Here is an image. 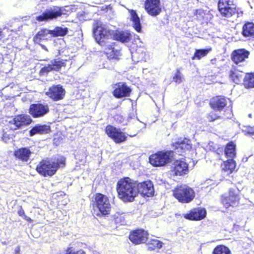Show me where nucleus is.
I'll return each instance as SVG.
<instances>
[{"label":"nucleus","mask_w":254,"mask_h":254,"mask_svg":"<svg viewBox=\"0 0 254 254\" xmlns=\"http://www.w3.org/2000/svg\"><path fill=\"white\" fill-rule=\"evenodd\" d=\"M119 197L125 202H131L138 193L137 183L129 178L120 180L117 184Z\"/></svg>","instance_id":"obj_1"},{"label":"nucleus","mask_w":254,"mask_h":254,"mask_svg":"<svg viewBox=\"0 0 254 254\" xmlns=\"http://www.w3.org/2000/svg\"><path fill=\"white\" fill-rule=\"evenodd\" d=\"M65 163V158L64 157H60L57 160L45 159L37 165L36 170L44 177H51L55 174L59 168L64 166Z\"/></svg>","instance_id":"obj_2"},{"label":"nucleus","mask_w":254,"mask_h":254,"mask_svg":"<svg viewBox=\"0 0 254 254\" xmlns=\"http://www.w3.org/2000/svg\"><path fill=\"white\" fill-rule=\"evenodd\" d=\"M172 151H159L149 157V162L154 166H163L170 162L173 158Z\"/></svg>","instance_id":"obj_3"},{"label":"nucleus","mask_w":254,"mask_h":254,"mask_svg":"<svg viewBox=\"0 0 254 254\" xmlns=\"http://www.w3.org/2000/svg\"><path fill=\"white\" fill-rule=\"evenodd\" d=\"M173 195L179 202L189 203L194 197V192L190 188L183 185L176 188L174 190Z\"/></svg>","instance_id":"obj_4"},{"label":"nucleus","mask_w":254,"mask_h":254,"mask_svg":"<svg viewBox=\"0 0 254 254\" xmlns=\"http://www.w3.org/2000/svg\"><path fill=\"white\" fill-rule=\"evenodd\" d=\"M93 34L96 40L101 45H103L105 40L109 39L112 37L111 31L100 21L94 23Z\"/></svg>","instance_id":"obj_5"},{"label":"nucleus","mask_w":254,"mask_h":254,"mask_svg":"<svg viewBox=\"0 0 254 254\" xmlns=\"http://www.w3.org/2000/svg\"><path fill=\"white\" fill-rule=\"evenodd\" d=\"M94 205L102 215H107L111 211V204L108 197L101 193L96 194Z\"/></svg>","instance_id":"obj_6"},{"label":"nucleus","mask_w":254,"mask_h":254,"mask_svg":"<svg viewBox=\"0 0 254 254\" xmlns=\"http://www.w3.org/2000/svg\"><path fill=\"white\" fill-rule=\"evenodd\" d=\"M218 6L222 16L230 17L236 13V6L234 0H219Z\"/></svg>","instance_id":"obj_7"},{"label":"nucleus","mask_w":254,"mask_h":254,"mask_svg":"<svg viewBox=\"0 0 254 254\" xmlns=\"http://www.w3.org/2000/svg\"><path fill=\"white\" fill-rule=\"evenodd\" d=\"M31 122L32 120L29 116L21 115L13 118H9L7 126L10 130H14L19 128L23 126L29 125Z\"/></svg>","instance_id":"obj_8"},{"label":"nucleus","mask_w":254,"mask_h":254,"mask_svg":"<svg viewBox=\"0 0 254 254\" xmlns=\"http://www.w3.org/2000/svg\"><path fill=\"white\" fill-rule=\"evenodd\" d=\"M63 14L61 7L54 6L46 9L42 14L36 17V20L39 22L48 21L61 16Z\"/></svg>","instance_id":"obj_9"},{"label":"nucleus","mask_w":254,"mask_h":254,"mask_svg":"<svg viewBox=\"0 0 254 254\" xmlns=\"http://www.w3.org/2000/svg\"><path fill=\"white\" fill-rule=\"evenodd\" d=\"M106 132L116 143H121L127 140L126 133L112 126L109 125L106 127Z\"/></svg>","instance_id":"obj_10"},{"label":"nucleus","mask_w":254,"mask_h":254,"mask_svg":"<svg viewBox=\"0 0 254 254\" xmlns=\"http://www.w3.org/2000/svg\"><path fill=\"white\" fill-rule=\"evenodd\" d=\"M49 112V108L47 104L40 103L33 104L30 105L29 113L33 118H41L47 114Z\"/></svg>","instance_id":"obj_11"},{"label":"nucleus","mask_w":254,"mask_h":254,"mask_svg":"<svg viewBox=\"0 0 254 254\" xmlns=\"http://www.w3.org/2000/svg\"><path fill=\"white\" fill-rule=\"evenodd\" d=\"M145 9L151 16H155L159 15L162 10L160 0H146Z\"/></svg>","instance_id":"obj_12"},{"label":"nucleus","mask_w":254,"mask_h":254,"mask_svg":"<svg viewBox=\"0 0 254 254\" xmlns=\"http://www.w3.org/2000/svg\"><path fill=\"white\" fill-rule=\"evenodd\" d=\"M113 87L114 89L113 95L118 98L129 96L131 91V89L124 82L115 84Z\"/></svg>","instance_id":"obj_13"},{"label":"nucleus","mask_w":254,"mask_h":254,"mask_svg":"<svg viewBox=\"0 0 254 254\" xmlns=\"http://www.w3.org/2000/svg\"><path fill=\"white\" fill-rule=\"evenodd\" d=\"M172 169L176 176H183L189 172L188 164L184 159L176 160L173 164Z\"/></svg>","instance_id":"obj_14"},{"label":"nucleus","mask_w":254,"mask_h":254,"mask_svg":"<svg viewBox=\"0 0 254 254\" xmlns=\"http://www.w3.org/2000/svg\"><path fill=\"white\" fill-rule=\"evenodd\" d=\"M147 232L142 229L135 230L130 233L129 239L133 244L137 245L145 243L147 239Z\"/></svg>","instance_id":"obj_15"},{"label":"nucleus","mask_w":254,"mask_h":254,"mask_svg":"<svg viewBox=\"0 0 254 254\" xmlns=\"http://www.w3.org/2000/svg\"><path fill=\"white\" fill-rule=\"evenodd\" d=\"M46 94L55 101H58L63 99L65 90L60 85H53L50 87Z\"/></svg>","instance_id":"obj_16"},{"label":"nucleus","mask_w":254,"mask_h":254,"mask_svg":"<svg viewBox=\"0 0 254 254\" xmlns=\"http://www.w3.org/2000/svg\"><path fill=\"white\" fill-rule=\"evenodd\" d=\"M137 190L138 193L147 197L153 195L154 192L153 185L151 181L137 183Z\"/></svg>","instance_id":"obj_17"},{"label":"nucleus","mask_w":254,"mask_h":254,"mask_svg":"<svg viewBox=\"0 0 254 254\" xmlns=\"http://www.w3.org/2000/svg\"><path fill=\"white\" fill-rule=\"evenodd\" d=\"M239 200V196L236 194L233 190H230L229 196L223 195L222 197V202L226 208L236 205L238 203Z\"/></svg>","instance_id":"obj_18"},{"label":"nucleus","mask_w":254,"mask_h":254,"mask_svg":"<svg viewBox=\"0 0 254 254\" xmlns=\"http://www.w3.org/2000/svg\"><path fill=\"white\" fill-rule=\"evenodd\" d=\"M250 52L245 49L234 51L232 54V60L236 64L244 62L248 58Z\"/></svg>","instance_id":"obj_19"},{"label":"nucleus","mask_w":254,"mask_h":254,"mask_svg":"<svg viewBox=\"0 0 254 254\" xmlns=\"http://www.w3.org/2000/svg\"><path fill=\"white\" fill-rule=\"evenodd\" d=\"M206 214L205 209L198 208L192 209L190 213L185 215L184 217L190 220H199L203 219Z\"/></svg>","instance_id":"obj_20"},{"label":"nucleus","mask_w":254,"mask_h":254,"mask_svg":"<svg viewBox=\"0 0 254 254\" xmlns=\"http://www.w3.org/2000/svg\"><path fill=\"white\" fill-rule=\"evenodd\" d=\"M174 146L176 147L177 152L179 153L181 152L180 151V150L185 151L189 150L191 148L190 140L186 138L180 139L178 142L175 143Z\"/></svg>","instance_id":"obj_21"},{"label":"nucleus","mask_w":254,"mask_h":254,"mask_svg":"<svg viewBox=\"0 0 254 254\" xmlns=\"http://www.w3.org/2000/svg\"><path fill=\"white\" fill-rule=\"evenodd\" d=\"M32 153L31 151L28 147L20 148L14 152V155L17 159L23 161L27 162Z\"/></svg>","instance_id":"obj_22"},{"label":"nucleus","mask_w":254,"mask_h":254,"mask_svg":"<svg viewBox=\"0 0 254 254\" xmlns=\"http://www.w3.org/2000/svg\"><path fill=\"white\" fill-rule=\"evenodd\" d=\"M52 37L51 30L42 29L39 31L34 37V41L36 43H40L42 41L48 40Z\"/></svg>","instance_id":"obj_23"},{"label":"nucleus","mask_w":254,"mask_h":254,"mask_svg":"<svg viewBox=\"0 0 254 254\" xmlns=\"http://www.w3.org/2000/svg\"><path fill=\"white\" fill-rule=\"evenodd\" d=\"M210 104L214 110L220 111L226 106L227 100L224 98L216 97L211 100Z\"/></svg>","instance_id":"obj_24"},{"label":"nucleus","mask_w":254,"mask_h":254,"mask_svg":"<svg viewBox=\"0 0 254 254\" xmlns=\"http://www.w3.org/2000/svg\"><path fill=\"white\" fill-rule=\"evenodd\" d=\"M51 129L49 126L47 125H36L30 131V136H33L36 133L46 134L50 132Z\"/></svg>","instance_id":"obj_25"},{"label":"nucleus","mask_w":254,"mask_h":254,"mask_svg":"<svg viewBox=\"0 0 254 254\" xmlns=\"http://www.w3.org/2000/svg\"><path fill=\"white\" fill-rule=\"evenodd\" d=\"M242 33L245 37L254 38V24L252 22L246 23L243 27Z\"/></svg>","instance_id":"obj_26"},{"label":"nucleus","mask_w":254,"mask_h":254,"mask_svg":"<svg viewBox=\"0 0 254 254\" xmlns=\"http://www.w3.org/2000/svg\"><path fill=\"white\" fill-rule=\"evenodd\" d=\"M111 44L106 45V53L109 57L112 59H118L120 55V51L118 49H116L114 47L115 43H111Z\"/></svg>","instance_id":"obj_27"},{"label":"nucleus","mask_w":254,"mask_h":254,"mask_svg":"<svg viewBox=\"0 0 254 254\" xmlns=\"http://www.w3.org/2000/svg\"><path fill=\"white\" fill-rule=\"evenodd\" d=\"M222 170L226 172L228 175L231 174L236 167V162L232 159L224 161L222 166Z\"/></svg>","instance_id":"obj_28"},{"label":"nucleus","mask_w":254,"mask_h":254,"mask_svg":"<svg viewBox=\"0 0 254 254\" xmlns=\"http://www.w3.org/2000/svg\"><path fill=\"white\" fill-rule=\"evenodd\" d=\"M130 19L133 22V27L137 32H140L141 29V26L140 22V19L135 11L130 10L129 11Z\"/></svg>","instance_id":"obj_29"},{"label":"nucleus","mask_w":254,"mask_h":254,"mask_svg":"<svg viewBox=\"0 0 254 254\" xmlns=\"http://www.w3.org/2000/svg\"><path fill=\"white\" fill-rule=\"evenodd\" d=\"M235 147L236 146L233 142H231L228 143L224 150L225 156L230 158L234 157L236 155Z\"/></svg>","instance_id":"obj_30"},{"label":"nucleus","mask_w":254,"mask_h":254,"mask_svg":"<svg viewBox=\"0 0 254 254\" xmlns=\"http://www.w3.org/2000/svg\"><path fill=\"white\" fill-rule=\"evenodd\" d=\"M244 73L236 69H232L230 71V77L236 83H239L242 79Z\"/></svg>","instance_id":"obj_31"},{"label":"nucleus","mask_w":254,"mask_h":254,"mask_svg":"<svg viewBox=\"0 0 254 254\" xmlns=\"http://www.w3.org/2000/svg\"><path fill=\"white\" fill-rule=\"evenodd\" d=\"M163 243L156 239L150 240L147 243L148 249L155 250L161 249L162 247Z\"/></svg>","instance_id":"obj_32"},{"label":"nucleus","mask_w":254,"mask_h":254,"mask_svg":"<svg viewBox=\"0 0 254 254\" xmlns=\"http://www.w3.org/2000/svg\"><path fill=\"white\" fill-rule=\"evenodd\" d=\"M115 38L116 40L121 42H127L130 39V35L127 32H121L116 33Z\"/></svg>","instance_id":"obj_33"},{"label":"nucleus","mask_w":254,"mask_h":254,"mask_svg":"<svg viewBox=\"0 0 254 254\" xmlns=\"http://www.w3.org/2000/svg\"><path fill=\"white\" fill-rule=\"evenodd\" d=\"M244 84L246 88L254 87V73H248L245 75Z\"/></svg>","instance_id":"obj_34"},{"label":"nucleus","mask_w":254,"mask_h":254,"mask_svg":"<svg viewBox=\"0 0 254 254\" xmlns=\"http://www.w3.org/2000/svg\"><path fill=\"white\" fill-rule=\"evenodd\" d=\"M68 30L67 28H63L61 27H57L54 30H51L52 37L64 36L67 33Z\"/></svg>","instance_id":"obj_35"},{"label":"nucleus","mask_w":254,"mask_h":254,"mask_svg":"<svg viewBox=\"0 0 254 254\" xmlns=\"http://www.w3.org/2000/svg\"><path fill=\"white\" fill-rule=\"evenodd\" d=\"M213 254H231L229 249L223 245L217 246L213 251Z\"/></svg>","instance_id":"obj_36"},{"label":"nucleus","mask_w":254,"mask_h":254,"mask_svg":"<svg viewBox=\"0 0 254 254\" xmlns=\"http://www.w3.org/2000/svg\"><path fill=\"white\" fill-rule=\"evenodd\" d=\"M209 52L207 49L196 50L194 56L192 57V60H200L201 58L205 56Z\"/></svg>","instance_id":"obj_37"},{"label":"nucleus","mask_w":254,"mask_h":254,"mask_svg":"<svg viewBox=\"0 0 254 254\" xmlns=\"http://www.w3.org/2000/svg\"><path fill=\"white\" fill-rule=\"evenodd\" d=\"M51 64L53 66L54 70L58 71L62 66H65V63L63 60H54L51 61Z\"/></svg>","instance_id":"obj_38"},{"label":"nucleus","mask_w":254,"mask_h":254,"mask_svg":"<svg viewBox=\"0 0 254 254\" xmlns=\"http://www.w3.org/2000/svg\"><path fill=\"white\" fill-rule=\"evenodd\" d=\"M13 135L11 134L9 131H5V129L3 130V133L2 136V139L5 142H9L12 140Z\"/></svg>","instance_id":"obj_39"},{"label":"nucleus","mask_w":254,"mask_h":254,"mask_svg":"<svg viewBox=\"0 0 254 254\" xmlns=\"http://www.w3.org/2000/svg\"><path fill=\"white\" fill-rule=\"evenodd\" d=\"M183 79L184 78L183 74L179 69H177L176 74L173 76V81L178 84H180L183 82Z\"/></svg>","instance_id":"obj_40"},{"label":"nucleus","mask_w":254,"mask_h":254,"mask_svg":"<svg viewBox=\"0 0 254 254\" xmlns=\"http://www.w3.org/2000/svg\"><path fill=\"white\" fill-rule=\"evenodd\" d=\"M52 65L51 64H48L47 66H46L43 67L41 70V72L42 74L47 73L50 71L54 70V68H53Z\"/></svg>","instance_id":"obj_41"},{"label":"nucleus","mask_w":254,"mask_h":254,"mask_svg":"<svg viewBox=\"0 0 254 254\" xmlns=\"http://www.w3.org/2000/svg\"><path fill=\"white\" fill-rule=\"evenodd\" d=\"M66 254H86V253L84 251H83V250H80L76 252H74L73 253H71V251L70 250V249H69L67 250Z\"/></svg>","instance_id":"obj_42"},{"label":"nucleus","mask_w":254,"mask_h":254,"mask_svg":"<svg viewBox=\"0 0 254 254\" xmlns=\"http://www.w3.org/2000/svg\"><path fill=\"white\" fill-rule=\"evenodd\" d=\"M245 131L246 132V134L253 135V137L254 139V127H250Z\"/></svg>","instance_id":"obj_43"},{"label":"nucleus","mask_w":254,"mask_h":254,"mask_svg":"<svg viewBox=\"0 0 254 254\" xmlns=\"http://www.w3.org/2000/svg\"><path fill=\"white\" fill-rule=\"evenodd\" d=\"M18 214L20 216L24 217L25 215L24 211L22 208L18 211Z\"/></svg>","instance_id":"obj_44"},{"label":"nucleus","mask_w":254,"mask_h":254,"mask_svg":"<svg viewBox=\"0 0 254 254\" xmlns=\"http://www.w3.org/2000/svg\"><path fill=\"white\" fill-rule=\"evenodd\" d=\"M24 217V219L26 220H27V221H29V222H31L32 221V220L30 218H29V217H28L26 215H24V216L23 217Z\"/></svg>","instance_id":"obj_45"},{"label":"nucleus","mask_w":254,"mask_h":254,"mask_svg":"<svg viewBox=\"0 0 254 254\" xmlns=\"http://www.w3.org/2000/svg\"><path fill=\"white\" fill-rule=\"evenodd\" d=\"M2 29L0 28V40L2 38Z\"/></svg>","instance_id":"obj_46"},{"label":"nucleus","mask_w":254,"mask_h":254,"mask_svg":"<svg viewBox=\"0 0 254 254\" xmlns=\"http://www.w3.org/2000/svg\"><path fill=\"white\" fill-rule=\"evenodd\" d=\"M19 248H18L17 249L15 250V253L17 254V253H19Z\"/></svg>","instance_id":"obj_47"},{"label":"nucleus","mask_w":254,"mask_h":254,"mask_svg":"<svg viewBox=\"0 0 254 254\" xmlns=\"http://www.w3.org/2000/svg\"><path fill=\"white\" fill-rule=\"evenodd\" d=\"M219 151L221 152L222 151H221V150H220V149H218L217 150V153L219 154Z\"/></svg>","instance_id":"obj_48"},{"label":"nucleus","mask_w":254,"mask_h":254,"mask_svg":"<svg viewBox=\"0 0 254 254\" xmlns=\"http://www.w3.org/2000/svg\"><path fill=\"white\" fill-rule=\"evenodd\" d=\"M42 47H43V49H44L46 50V47H45V46H42Z\"/></svg>","instance_id":"obj_49"},{"label":"nucleus","mask_w":254,"mask_h":254,"mask_svg":"<svg viewBox=\"0 0 254 254\" xmlns=\"http://www.w3.org/2000/svg\"><path fill=\"white\" fill-rule=\"evenodd\" d=\"M216 119H217L216 118H215L212 119V121H214V120H216Z\"/></svg>","instance_id":"obj_50"},{"label":"nucleus","mask_w":254,"mask_h":254,"mask_svg":"<svg viewBox=\"0 0 254 254\" xmlns=\"http://www.w3.org/2000/svg\"><path fill=\"white\" fill-rule=\"evenodd\" d=\"M251 116H252V115H251V114H249V117H251Z\"/></svg>","instance_id":"obj_51"}]
</instances>
